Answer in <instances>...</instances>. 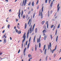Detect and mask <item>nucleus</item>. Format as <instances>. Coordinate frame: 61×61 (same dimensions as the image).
<instances>
[{"mask_svg":"<svg viewBox=\"0 0 61 61\" xmlns=\"http://www.w3.org/2000/svg\"><path fill=\"white\" fill-rule=\"evenodd\" d=\"M32 25H31L30 26V28H29V30H28V33H27V39L28 38V35H29V32H30V34H31L32 32Z\"/></svg>","mask_w":61,"mask_h":61,"instance_id":"obj_1","label":"nucleus"},{"mask_svg":"<svg viewBox=\"0 0 61 61\" xmlns=\"http://www.w3.org/2000/svg\"><path fill=\"white\" fill-rule=\"evenodd\" d=\"M26 37V36H25V33L23 37V38L24 39L22 41V43H24V41H25V39Z\"/></svg>","mask_w":61,"mask_h":61,"instance_id":"obj_2","label":"nucleus"},{"mask_svg":"<svg viewBox=\"0 0 61 61\" xmlns=\"http://www.w3.org/2000/svg\"><path fill=\"white\" fill-rule=\"evenodd\" d=\"M41 37V36L40 35L39 38H38L37 39V43H38L39 42H40V41H41L40 39Z\"/></svg>","mask_w":61,"mask_h":61,"instance_id":"obj_3","label":"nucleus"},{"mask_svg":"<svg viewBox=\"0 0 61 61\" xmlns=\"http://www.w3.org/2000/svg\"><path fill=\"white\" fill-rule=\"evenodd\" d=\"M51 43L50 42V45H49L48 46V50L50 48L51 50Z\"/></svg>","mask_w":61,"mask_h":61,"instance_id":"obj_4","label":"nucleus"},{"mask_svg":"<svg viewBox=\"0 0 61 61\" xmlns=\"http://www.w3.org/2000/svg\"><path fill=\"white\" fill-rule=\"evenodd\" d=\"M20 14L21 12H20V9L19 11V15H18V16L19 17V19H20Z\"/></svg>","mask_w":61,"mask_h":61,"instance_id":"obj_5","label":"nucleus"},{"mask_svg":"<svg viewBox=\"0 0 61 61\" xmlns=\"http://www.w3.org/2000/svg\"><path fill=\"white\" fill-rule=\"evenodd\" d=\"M59 4L58 3L57 6V12H58V11H59V9H60V7H59Z\"/></svg>","mask_w":61,"mask_h":61,"instance_id":"obj_6","label":"nucleus"},{"mask_svg":"<svg viewBox=\"0 0 61 61\" xmlns=\"http://www.w3.org/2000/svg\"><path fill=\"white\" fill-rule=\"evenodd\" d=\"M57 46L56 45L55 46V49L54 50H52V51L51 52L52 53H54V51H55V50H56V49Z\"/></svg>","mask_w":61,"mask_h":61,"instance_id":"obj_7","label":"nucleus"},{"mask_svg":"<svg viewBox=\"0 0 61 61\" xmlns=\"http://www.w3.org/2000/svg\"><path fill=\"white\" fill-rule=\"evenodd\" d=\"M41 19H42L43 18V15H42V12H41Z\"/></svg>","mask_w":61,"mask_h":61,"instance_id":"obj_8","label":"nucleus"},{"mask_svg":"<svg viewBox=\"0 0 61 61\" xmlns=\"http://www.w3.org/2000/svg\"><path fill=\"white\" fill-rule=\"evenodd\" d=\"M31 19H30L29 21L28 22V25L29 24V23H30V22H31Z\"/></svg>","mask_w":61,"mask_h":61,"instance_id":"obj_9","label":"nucleus"},{"mask_svg":"<svg viewBox=\"0 0 61 61\" xmlns=\"http://www.w3.org/2000/svg\"><path fill=\"white\" fill-rule=\"evenodd\" d=\"M4 43H6V39L5 38H4Z\"/></svg>","mask_w":61,"mask_h":61,"instance_id":"obj_10","label":"nucleus"},{"mask_svg":"<svg viewBox=\"0 0 61 61\" xmlns=\"http://www.w3.org/2000/svg\"><path fill=\"white\" fill-rule=\"evenodd\" d=\"M47 23V28H48V21H47L46 22Z\"/></svg>","mask_w":61,"mask_h":61,"instance_id":"obj_11","label":"nucleus"},{"mask_svg":"<svg viewBox=\"0 0 61 61\" xmlns=\"http://www.w3.org/2000/svg\"><path fill=\"white\" fill-rule=\"evenodd\" d=\"M53 1H52L50 5L51 7H52V5H53Z\"/></svg>","mask_w":61,"mask_h":61,"instance_id":"obj_12","label":"nucleus"},{"mask_svg":"<svg viewBox=\"0 0 61 61\" xmlns=\"http://www.w3.org/2000/svg\"><path fill=\"white\" fill-rule=\"evenodd\" d=\"M27 26V24H26V23H25V29H26V27Z\"/></svg>","mask_w":61,"mask_h":61,"instance_id":"obj_13","label":"nucleus"},{"mask_svg":"<svg viewBox=\"0 0 61 61\" xmlns=\"http://www.w3.org/2000/svg\"><path fill=\"white\" fill-rule=\"evenodd\" d=\"M26 1H27V0H25V2H24V6H25V5H26Z\"/></svg>","mask_w":61,"mask_h":61,"instance_id":"obj_14","label":"nucleus"},{"mask_svg":"<svg viewBox=\"0 0 61 61\" xmlns=\"http://www.w3.org/2000/svg\"><path fill=\"white\" fill-rule=\"evenodd\" d=\"M43 33H46V30H44L42 31Z\"/></svg>","mask_w":61,"mask_h":61,"instance_id":"obj_15","label":"nucleus"},{"mask_svg":"<svg viewBox=\"0 0 61 61\" xmlns=\"http://www.w3.org/2000/svg\"><path fill=\"white\" fill-rule=\"evenodd\" d=\"M37 50V48H36V45L35 46V50L36 51Z\"/></svg>","mask_w":61,"mask_h":61,"instance_id":"obj_16","label":"nucleus"},{"mask_svg":"<svg viewBox=\"0 0 61 61\" xmlns=\"http://www.w3.org/2000/svg\"><path fill=\"white\" fill-rule=\"evenodd\" d=\"M45 20L43 21H42L41 23V24L42 25H43V24H44V23H45Z\"/></svg>","mask_w":61,"mask_h":61,"instance_id":"obj_17","label":"nucleus"},{"mask_svg":"<svg viewBox=\"0 0 61 61\" xmlns=\"http://www.w3.org/2000/svg\"><path fill=\"white\" fill-rule=\"evenodd\" d=\"M46 45H45L44 46V48H43V50H44L46 48Z\"/></svg>","mask_w":61,"mask_h":61,"instance_id":"obj_18","label":"nucleus"},{"mask_svg":"<svg viewBox=\"0 0 61 61\" xmlns=\"http://www.w3.org/2000/svg\"><path fill=\"white\" fill-rule=\"evenodd\" d=\"M32 6H34V1H33L32 3Z\"/></svg>","mask_w":61,"mask_h":61,"instance_id":"obj_19","label":"nucleus"},{"mask_svg":"<svg viewBox=\"0 0 61 61\" xmlns=\"http://www.w3.org/2000/svg\"><path fill=\"white\" fill-rule=\"evenodd\" d=\"M29 45H30V43H29L28 45L27 48H28L29 47Z\"/></svg>","mask_w":61,"mask_h":61,"instance_id":"obj_20","label":"nucleus"},{"mask_svg":"<svg viewBox=\"0 0 61 61\" xmlns=\"http://www.w3.org/2000/svg\"><path fill=\"white\" fill-rule=\"evenodd\" d=\"M26 47H25L24 49V53H25V51L26 50Z\"/></svg>","mask_w":61,"mask_h":61,"instance_id":"obj_21","label":"nucleus"},{"mask_svg":"<svg viewBox=\"0 0 61 61\" xmlns=\"http://www.w3.org/2000/svg\"><path fill=\"white\" fill-rule=\"evenodd\" d=\"M10 25L9 24H8L7 25V27L8 28H9V27H10Z\"/></svg>","mask_w":61,"mask_h":61,"instance_id":"obj_22","label":"nucleus"},{"mask_svg":"<svg viewBox=\"0 0 61 61\" xmlns=\"http://www.w3.org/2000/svg\"><path fill=\"white\" fill-rule=\"evenodd\" d=\"M24 2H25V0H24L22 2V6L24 5Z\"/></svg>","mask_w":61,"mask_h":61,"instance_id":"obj_23","label":"nucleus"},{"mask_svg":"<svg viewBox=\"0 0 61 61\" xmlns=\"http://www.w3.org/2000/svg\"><path fill=\"white\" fill-rule=\"evenodd\" d=\"M17 33L18 34H21V31H18V32Z\"/></svg>","mask_w":61,"mask_h":61,"instance_id":"obj_24","label":"nucleus"},{"mask_svg":"<svg viewBox=\"0 0 61 61\" xmlns=\"http://www.w3.org/2000/svg\"><path fill=\"white\" fill-rule=\"evenodd\" d=\"M47 49H46L45 50V55L46 54V51Z\"/></svg>","mask_w":61,"mask_h":61,"instance_id":"obj_25","label":"nucleus"},{"mask_svg":"<svg viewBox=\"0 0 61 61\" xmlns=\"http://www.w3.org/2000/svg\"><path fill=\"white\" fill-rule=\"evenodd\" d=\"M57 38H58V36H57L56 37V42H57Z\"/></svg>","mask_w":61,"mask_h":61,"instance_id":"obj_26","label":"nucleus"},{"mask_svg":"<svg viewBox=\"0 0 61 61\" xmlns=\"http://www.w3.org/2000/svg\"><path fill=\"white\" fill-rule=\"evenodd\" d=\"M46 37H47L45 36L44 37V40H46Z\"/></svg>","mask_w":61,"mask_h":61,"instance_id":"obj_27","label":"nucleus"},{"mask_svg":"<svg viewBox=\"0 0 61 61\" xmlns=\"http://www.w3.org/2000/svg\"><path fill=\"white\" fill-rule=\"evenodd\" d=\"M36 38V36H34V39L33 40V42H35V39Z\"/></svg>","mask_w":61,"mask_h":61,"instance_id":"obj_28","label":"nucleus"},{"mask_svg":"<svg viewBox=\"0 0 61 61\" xmlns=\"http://www.w3.org/2000/svg\"><path fill=\"white\" fill-rule=\"evenodd\" d=\"M32 56V55H30V54H29L28 55V56L29 57H30Z\"/></svg>","mask_w":61,"mask_h":61,"instance_id":"obj_29","label":"nucleus"},{"mask_svg":"<svg viewBox=\"0 0 61 61\" xmlns=\"http://www.w3.org/2000/svg\"><path fill=\"white\" fill-rule=\"evenodd\" d=\"M39 48H40V47H41V44H40V43H39Z\"/></svg>","mask_w":61,"mask_h":61,"instance_id":"obj_30","label":"nucleus"},{"mask_svg":"<svg viewBox=\"0 0 61 61\" xmlns=\"http://www.w3.org/2000/svg\"><path fill=\"white\" fill-rule=\"evenodd\" d=\"M50 36L51 39H53V36H52V35H51Z\"/></svg>","mask_w":61,"mask_h":61,"instance_id":"obj_31","label":"nucleus"},{"mask_svg":"<svg viewBox=\"0 0 61 61\" xmlns=\"http://www.w3.org/2000/svg\"><path fill=\"white\" fill-rule=\"evenodd\" d=\"M23 10H22V11L21 12V16H22L23 15Z\"/></svg>","mask_w":61,"mask_h":61,"instance_id":"obj_32","label":"nucleus"},{"mask_svg":"<svg viewBox=\"0 0 61 61\" xmlns=\"http://www.w3.org/2000/svg\"><path fill=\"white\" fill-rule=\"evenodd\" d=\"M47 57H48V56H47L46 57V61H47Z\"/></svg>","mask_w":61,"mask_h":61,"instance_id":"obj_33","label":"nucleus"},{"mask_svg":"<svg viewBox=\"0 0 61 61\" xmlns=\"http://www.w3.org/2000/svg\"><path fill=\"white\" fill-rule=\"evenodd\" d=\"M31 37H30V38L29 39V42H30V41H31Z\"/></svg>","mask_w":61,"mask_h":61,"instance_id":"obj_34","label":"nucleus"},{"mask_svg":"<svg viewBox=\"0 0 61 61\" xmlns=\"http://www.w3.org/2000/svg\"><path fill=\"white\" fill-rule=\"evenodd\" d=\"M44 8V7L43 6L42 8V12H43V9Z\"/></svg>","mask_w":61,"mask_h":61,"instance_id":"obj_35","label":"nucleus"},{"mask_svg":"<svg viewBox=\"0 0 61 61\" xmlns=\"http://www.w3.org/2000/svg\"><path fill=\"white\" fill-rule=\"evenodd\" d=\"M60 27V24H59L57 28H59Z\"/></svg>","mask_w":61,"mask_h":61,"instance_id":"obj_36","label":"nucleus"},{"mask_svg":"<svg viewBox=\"0 0 61 61\" xmlns=\"http://www.w3.org/2000/svg\"><path fill=\"white\" fill-rule=\"evenodd\" d=\"M35 13H34V14H33V18H34V17H35Z\"/></svg>","mask_w":61,"mask_h":61,"instance_id":"obj_37","label":"nucleus"},{"mask_svg":"<svg viewBox=\"0 0 61 61\" xmlns=\"http://www.w3.org/2000/svg\"><path fill=\"white\" fill-rule=\"evenodd\" d=\"M15 31L16 33L18 32V30H17V29H15Z\"/></svg>","mask_w":61,"mask_h":61,"instance_id":"obj_38","label":"nucleus"},{"mask_svg":"<svg viewBox=\"0 0 61 61\" xmlns=\"http://www.w3.org/2000/svg\"><path fill=\"white\" fill-rule=\"evenodd\" d=\"M35 33H36L37 32V28H36L35 29Z\"/></svg>","mask_w":61,"mask_h":61,"instance_id":"obj_39","label":"nucleus"},{"mask_svg":"<svg viewBox=\"0 0 61 61\" xmlns=\"http://www.w3.org/2000/svg\"><path fill=\"white\" fill-rule=\"evenodd\" d=\"M17 28H19V29H20V28H19V25H17Z\"/></svg>","mask_w":61,"mask_h":61,"instance_id":"obj_40","label":"nucleus"},{"mask_svg":"<svg viewBox=\"0 0 61 61\" xmlns=\"http://www.w3.org/2000/svg\"><path fill=\"white\" fill-rule=\"evenodd\" d=\"M39 1V0H38L37 1V2L36 3V4H38V3H39L38 2Z\"/></svg>","mask_w":61,"mask_h":61,"instance_id":"obj_41","label":"nucleus"},{"mask_svg":"<svg viewBox=\"0 0 61 61\" xmlns=\"http://www.w3.org/2000/svg\"><path fill=\"white\" fill-rule=\"evenodd\" d=\"M53 56H54V57H56V54H54L53 55Z\"/></svg>","mask_w":61,"mask_h":61,"instance_id":"obj_42","label":"nucleus"},{"mask_svg":"<svg viewBox=\"0 0 61 61\" xmlns=\"http://www.w3.org/2000/svg\"><path fill=\"white\" fill-rule=\"evenodd\" d=\"M31 13V11H29V12L28 13V14H30Z\"/></svg>","mask_w":61,"mask_h":61,"instance_id":"obj_43","label":"nucleus"},{"mask_svg":"<svg viewBox=\"0 0 61 61\" xmlns=\"http://www.w3.org/2000/svg\"><path fill=\"white\" fill-rule=\"evenodd\" d=\"M23 17L24 19H25V15H23Z\"/></svg>","mask_w":61,"mask_h":61,"instance_id":"obj_44","label":"nucleus"},{"mask_svg":"<svg viewBox=\"0 0 61 61\" xmlns=\"http://www.w3.org/2000/svg\"><path fill=\"white\" fill-rule=\"evenodd\" d=\"M54 26V25H53L51 26V28H52Z\"/></svg>","mask_w":61,"mask_h":61,"instance_id":"obj_45","label":"nucleus"},{"mask_svg":"<svg viewBox=\"0 0 61 61\" xmlns=\"http://www.w3.org/2000/svg\"><path fill=\"white\" fill-rule=\"evenodd\" d=\"M31 23L30 22L29 24V26H31Z\"/></svg>","mask_w":61,"mask_h":61,"instance_id":"obj_46","label":"nucleus"},{"mask_svg":"<svg viewBox=\"0 0 61 61\" xmlns=\"http://www.w3.org/2000/svg\"><path fill=\"white\" fill-rule=\"evenodd\" d=\"M27 42H28V41H27L26 42V46L27 45Z\"/></svg>","mask_w":61,"mask_h":61,"instance_id":"obj_47","label":"nucleus"},{"mask_svg":"<svg viewBox=\"0 0 61 61\" xmlns=\"http://www.w3.org/2000/svg\"><path fill=\"white\" fill-rule=\"evenodd\" d=\"M18 20V19H16V22H17Z\"/></svg>","mask_w":61,"mask_h":61,"instance_id":"obj_48","label":"nucleus"},{"mask_svg":"<svg viewBox=\"0 0 61 61\" xmlns=\"http://www.w3.org/2000/svg\"><path fill=\"white\" fill-rule=\"evenodd\" d=\"M30 4H31V2H30L28 4V5H30Z\"/></svg>","mask_w":61,"mask_h":61,"instance_id":"obj_49","label":"nucleus"},{"mask_svg":"<svg viewBox=\"0 0 61 61\" xmlns=\"http://www.w3.org/2000/svg\"><path fill=\"white\" fill-rule=\"evenodd\" d=\"M10 39L11 40H12V38L11 37H10Z\"/></svg>","mask_w":61,"mask_h":61,"instance_id":"obj_50","label":"nucleus"},{"mask_svg":"<svg viewBox=\"0 0 61 61\" xmlns=\"http://www.w3.org/2000/svg\"><path fill=\"white\" fill-rule=\"evenodd\" d=\"M57 33V30H56V33H55V35H56V33Z\"/></svg>","mask_w":61,"mask_h":61,"instance_id":"obj_51","label":"nucleus"},{"mask_svg":"<svg viewBox=\"0 0 61 61\" xmlns=\"http://www.w3.org/2000/svg\"><path fill=\"white\" fill-rule=\"evenodd\" d=\"M47 0H45L46 3H47Z\"/></svg>","mask_w":61,"mask_h":61,"instance_id":"obj_52","label":"nucleus"},{"mask_svg":"<svg viewBox=\"0 0 61 61\" xmlns=\"http://www.w3.org/2000/svg\"><path fill=\"white\" fill-rule=\"evenodd\" d=\"M28 16V15H27L26 16V19L27 18Z\"/></svg>","mask_w":61,"mask_h":61,"instance_id":"obj_53","label":"nucleus"},{"mask_svg":"<svg viewBox=\"0 0 61 61\" xmlns=\"http://www.w3.org/2000/svg\"><path fill=\"white\" fill-rule=\"evenodd\" d=\"M12 10L11 9H10L9 10V12H11V11Z\"/></svg>","mask_w":61,"mask_h":61,"instance_id":"obj_54","label":"nucleus"},{"mask_svg":"<svg viewBox=\"0 0 61 61\" xmlns=\"http://www.w3.org/2000/svg\"><path fill=\"white\" fill-rule=\"evenodd\" d=\"M20 50H19L18 51V53H20Z\"/></svg>","mask_w":61,"mask_h":61,"instance_id":"obj_55","label":"nucleus"},{"mask_svg":"<svg viewBox=\"0 0 61 61\" xmlns=\"http://www.w3.org/2000/svg\"><path fill=\"white\" fill-rule=\"evenodd\" d=\"M2 54H3V53L2 52H0V55H2Z\"/></svg>","mask_w":61,"mask_h":61,"instance_id":"obj_56","label":"nucleus"},{"mask_svg":"<svg viewBox=\"0 0 61 61\" xmlns=\"http://www.w3.org/2000/svg\"><path fill=\"white\" fill-rule=\"evenodd\" d=\"M51 0H49V4H50V2L51 1Z\"/></svg>","mask_w":61,"mask_h":61,"instance_id":"obj_57","label":"nucleus"},{"mask_svg":"<svg viewBox=\"0 0 61 61\" xmlns=\"http://www.w3.org/2000/svg\"><path fill=\"white\" fill-rule=\"evenodd\" d=\"M40 11H39V16H40Z\"/></svg>","mask_w":61,"mask_h":61,"instance_id":"obj_58","label":"nucleus"},{"mask_svg":"<svg viewBox=\"0 0 61 61\" xmlns=\"http://www.w3.org/2000/svg\"><path fill=\"white\" fill-rule=\"evenodd\" d=\"M5 30H4L3 31H2V33H4V32H5Z\"/></svg>","mask_w":61,"mask_h":61,"instance_id":"obj_59","label":"nucleus"},{"mask_svg":"<svg viewBox=\"0 0 61 61\" xmlns=\"http://www.w3.org/2000/svg\"><path fill=\"white\" fill-rule=\"evenodd\" d=\"M35 24H34L33 26V27H35Z\"/></svg>","mask_w":61,"mask_h":61,"instance_id":"obj_60","label":"nucleus"},{"mask_svg":"<svg viewBox=\"0 0 61 61\" xmlns=\"http://www.w3.org/2000/svg\"><path fill=\"white\" fill-rule=\"evenodd\" d=\"M16 28V26H15L14 27V29H15Z\"/></svg>","mask_w":61,"mask_h":61,"instance_id":"obj_61","label":"nucleus"},{"mask_svg":"<svg viewBox=\"0 0 61 61\" xmlns=\"http://www.w3.org/2000/svg\"><path fill=\"white\" fill-rule=\"evenodd\" d=\"M5 1L7 2H8V0H5Z\"/></svg>","mask_w":61,"mask_h":61,"instance_id":"obj_62","label":"nucleus"},{"mask_svg":"<svg viewBox=\"0 0 61 61\" xmlns=\"http://www.w3.org/2000/svg\"><path fill=\"white\" fill-rule=\"evenodd\" d=\"M34 27H33L32 28V31H33V29H34Z\"/></svg>","mask_w":61,"mask_h":61,"instance_id":"obj_63","label":"nucleus"},{"mask_svg":"<svg viewBox=\"0 0 61 61\" xmlns=\"http://www.w3.org/2000/svg\"><path fill=\"white\" fill-rule=\"evenodd\" d=\"M30 59H29V60H28V61H30Z\"/></svg>","mask_w":61,"mask_h":61,"instance_id":"obj_64","label":"nucleus"}]
</instances>
